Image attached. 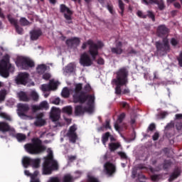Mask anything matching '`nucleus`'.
Masks as SVG:
<instances>
[{"label":"nucleus","instance_id":"obj_20","mask_svg":"<svg viewBox=\"0 0 182 182\" xmlns=\"http://www.w3.org/2000/svg\"><path fill=\"white\" fill-rule=\"evenodd\" d=\"M25 176H27V177H31V181L30 182H41L39 181V178H38V175L39 174V172L38 171H36L33 174H31L29 171L26 170L24 171Z\"/></svg>","mask_w":182,"mask_h":182},{"label":"nucleus","instance_id":"obj_54","mask_svg":"<svg viewBox=\"0 0 182 182\" xmlns=\"http://www.w3.org/2000/svg\"><path fill=\"white\" fill-rule=\"evenodd\" d=\"M73 160H76V156H68V163L73 161Z\"/></svg>","mask_w":182,"mask_h":182},{"label":"nucleus","instance_id":"obj_44","mask_svg":"<svg viewBox=\"0 0 182 182\" xmlns=\"http://www.w3.org/2000/svg\"><path fill=\"white\" fill-rule=\"evenodd\" d=\"M125 117H126V114H124V113L121 114L118 117L117 123H122V122H123V119H124Z\"/></svg>","mask_w":182,"mask_h":182},{"label":"nucleus","instance_id":"obj_36","mask_svg":"<svg viewBox=\"0 0 182 182\" xmlns=\"http://www.w3.org/2000/svg\"><path fill=\"white\" fill-rule=\"evenodd\" d=\"M180 176V172L178 171H175L169 178V181H173L175 178H177Z\"/></svg>","mask_w":182,"mask_h":182},{"label":"nucleus","instance_id":"obj_4","mask_svg":"<svg viewBox=\"0 0 182 182\" xmlns=\"http://www.w3.org/2000/svg\"><path fill=\"white\" fill-rule=\"evenodd\" d=\"M24 149L30 154H39L42 151H45L46 148L42 144V141L39 139H33L32 143L26 144Z\"/></svg>","mask_w":182,"mask_h":182},{"label":"nucleus","instance_id":"obj_9","mask_svg":"<svg viewBox=\"0 0 182 182\" xmlns=\"http://www.w3.org/2000/svg\"><path fill=\"white\" fill-rule=\"evenodd\" d=\"M28 110H29V106L26 104H18L17 105V114L19 117L26 120H32L33 117L25 114Z\"/></svg>","mask_w":182,"mask_h":182},{"label":"nucleus","instance_id":"obj_59","mask_svg":"<svg viewBox=\"0 0 182 182\" xmlns=\"http://www.w3.org/2000/svg\"><path fill=\"white\" fill-rule=\"evenodd\" d=\"M97 63H98V65H104L105 60H103L102 58H99L97 60Z\"/></svg>","mask_w":182,"mask_h":182},{"label":"nucleus","instance_id":"obj_57","mask_svg":"<svg viewBox=\"0 0 182 182\" xmlns=\"http://www.w3.org/2000/svg\"><path fill=\"white\" fill-rule=\"evenodd\" d=\"M170 127H174V122H171V123H169L166 127L165 129H170Z\"/></svg>","mask_w":182,"mask_h":182},{"label":"nucleus","instance_id":"obj_52","mask_svg":"<svg viewBox=\"0 0 182 182\" xmlns=\"http://www.w3.org/2000/svg\"><path fill=\"white\" fill-rule=\"evenodd\" d=\"M107 9H108L109 12H110V14H113V6L108 5L107 6Z\"/></svg>","mask_w":182,"mask_h":182},{"label":"nucleus","instance_id":"obj_26","mask_svg":"<svg viewBox=\"0 0 182 182\" xmlns=\"http://www.w3.org/2000/svg\"><path fill=\"white\" fill-rule=\"evenodd\" d=\"M49 69V67L45 64H41L36 68V72L38 75H42Z\"/></svg>","mask_w":182,"mask_h":182},{"label":"nucleus","instance_id":"obj_64","mask_svg":"<svg viewBox=\"0 0 182 182\" xmlns=\"http://www.w3.org/2000/svg\"><path fill=\"white\" fill-rule=\"evenodd\" d=\"M136 173H137V172L136 171V168H134L132 170V177L133 178L136 177Z\"/></svg>","mask_w":182,"mask_h":182},{"label":"nucleus","instance_id":"obj_33","mask_svg":"<svg viewBox=\"0 0 182 182\" xmlns=\"http://www.w3.org/2000/svg\"><path fill=\"white\" fill-rule=\"evenodd\" d=\"M109 137H110V134H109V132L105 133L102 136V144H104V146H106V142L107 141V140H109Z\"/></svg>","mask_w":182,"mask_h":182},{"label":"nucleus","instance_id":"obj_29","mask_svg":"<svg viewBox=\"0 0 182 182\" xmlns=\"http://www.w3.org/2000/svg\"><path fill=\"white\" fill-rule=\"evenodd\" d=\"M112 53H116V55H122L123 53V49H122V43H119L116 48H112Z\"/></svg>","mask_w":182,"mask_h":182},{"label":"nucleus","instance_id":"obj_17","mask_svg":"<svg viewBox=\"0 0 182 182\" xmlns=\"http://www.w3.org/2000/svg\"><path fill=\"white\" fill-rule=\"evenodd\" d=\"M50 117L53 122H58L60 119V110L55 107L51 108Z\"/></svg>","mask_w":182,"mask_h":182},{"label":"nucleus","instance_id":"obj_2","mask_svg":"<svg viewBox=\"0 0 182 182\" xmlns=\"http://www.w3.org/2000/svg\"><path fill=\"white\" fill-rule=\"evenodd\" d=\"M129 72L125 68H121L117 73L116 79H113L112 81V84L113 85H115L117 86L115 87V93L116 95L122 94V86H124L127 83V75Z\"/></svg>","mask_w":182,"mask_h":182},{"label":"nucleus","instance_id":"obj_50","mask_svg":"<svg viewBox=\"0 0 182 182\" xmlns=\"http://www.w3.org/2000/svg\"><path fill=\"white\" fill-rule=\"evenodd\" d=\"M85 90L87 91V92H90V90H92V87H90V85L89 84H87L85 86Z\"/></svg>","mask_w":182,"mask_h":182},{"label":"nucleus","instance_id":"obj_40","mask_svg":"<svg viewBox=\"0 0 182 182\" xmlns=\"http://www.w3.org/2000/svg\"><path fill=\"white\" fill-rule=\"evenodd\" d=\"M0 117H2V119H5L6 120H11V116L5 112H0Z\"/></svg>","mask_w":182,"mask_h":182},{"label":"nucleus","instance_id":"obj_22","mask_svg":"<svg viewBox=\"0 0 182 182\" xmlns=\"http://www.w3.org/2000/svg\"><path fill=\"white\" fill-rule=\"evenodd\" d=\"M66 43L68 46H77L80 43V39L79 38H71L66 41Z\"/></svg>","mask_w":182,"mask_h":182},{"label":"nucleus","instance_id":"obj_38","mask_svg":"<svg viewBox=\"0 0 182 182\" xmlns=\"http://www.w3.org/2000/svg\"><path fill=\"white\" fill-rule=\"evenodd\" d=\"M73 178L69 174L65 175L63 178V182H73Z\"/></svg>","mask_w":182,"mask_h":182},{"label":"nucleus","instance_id":"obj_32","mask_svg":"<svg viewBox=\"0 0 182 182\" xmlns=\"http://www.w3.org/2000/svg\"><path fill=\"white\" fill-rule=\"evenodd\" d=\"M31 96L33 100L38 101L39 100V95L36 92V90H32L31 93Z\"/></svg>","mask_w":182,"mask_h":182},{"label":"nucleus","instance_id":"obj_10","mask_svg":"<svg viewBox=\"0 0 182 182\" xmlns=\"http://www.w3.org/2000/svg\"><path fill=\"white\" fill-rule=\"evenodd\" d=\"M60 12L64 14V17L68 23H72V14H73L69 8L66 7L64 4L60 5Z\"/></svg>","mask_w":182,"mask_h":182},{"label":"nucleus","instance_id":"obj_14","mask_svg":"<svg viewBox=\"0 0 182 182\" xmlns=\"http://www.w3.org/2000/svg\"><path fill=\"white\" fill-rule=\"evenodd\" d=\"M80 63L82 65V66H92L93 61H92V59H90L89 55L85 53L80 56Z\"/></svg>","mask_w":182,"mask_h":182},{"label":"nucleus","instance_id":"obj_15","mask_svg":"<svg viewBox=\"0 0 182 182\" xmlns=\"http://www.w3.org/2000/svg\"><path fill=\"white\" fill-rule=\"evenodd\" d=\"M104 173H106L107 176H112L116 173V166L114 164L107 162L104 164Z\"/></svg>","mask_w":182,"mask_h":182},{"label":"nucleus","instance_id":"obj_11","mask_svg":"<svg viewBox=\"0 0 182 182\" xmlns=\"http://www.w3.org/2000/svg\"><path fill=\"white\" fill-rule=\"evenodd\" d=\"M28 80H29V74L27 73H20L16 77L17 85H26Z\"/></svg>","mask_w":182,"mask_h":182},{"label":"nucleus","instance_id":"obj_6","mask_svg":"<svg viewBox=\"0 0 182 182\" xmlns=\"http://www.w3.org/2000/svg\"><path fill=\"white\" fill-rule=\"evenodd\" d=\"M87 46H90L89 52L90 54L91 55L92 60H95L96 59V56H97L98 49H102L103 46H105V44L99 41L97 44H95L93 43V41L92 40H88L87 42L84 43L82 46V49H86Z\"/></svg>","mask_w":182,"mask_h":182},{"label":"nucleus","instance_id":"obj_39","mask_svg":"<svg viewBox=\"0 0 182 182\" xmlns=\"http://www.w3.org/2000/svg\"><path fill=\"white\" fill-rule=\"evenodd\" d=\"M50 102L53 105H59L60 103V97L51 98Z\"/></svg>","mask_w":182,"mask_h":182},{"label":"nucleus","instance_id":"obj_56","mask_svg":"<svg viewBox=\"0 0 182 182\" xmlns=\"http://www.w3.org/2000/svg\"><path fill=\"white\" fill-rule=\"evenodd\" d=\"M104 127L105 128V129H111V127H110V122H109V121H107L106 122H105V124L104 125Z\"/></svg>","mask_w":182,"mask_h":182},{"label":"nucleus","instance_id":"obj_47","mask_svg":"<svg viewBox=\"0 0 182 182\" xmlns=\"http://www.w3.org/2000/svg\"><path fill=\"white\" fill-rule=\"evenodd\" d=\"M171 43L172 46H177V45H178V41H177V40H176L175 38H172L171 40Z\"/></svg>","mask_w":182,"mask_h":182},{"label":"nucleus","instance_id":"obj_21","mask_svg":"<svg viewBox=\"0 0 182 182\" xmlns=\"http://www.w3.org/2000/svg\"><path fill=\"white\" fill-rule=\"evenodd\" d=\"M9 130L15 132V129L14 128H11L6 122H0V132H2V133H6V132H9Z\"/></svg>","mask_w":182,"mask_h":182},{"label":"nucleus","instance_id":"obj_48","mask_svg":"<svg viewBox=\"0 0 182 182\" xmlns=\"http://www.w3.org/2000/svg\"><path fill=\"white\" fill-rule=\"evenodd\" d=\"M119 156H120L121 159H127V155L124 152H118Z\"/></svg>","mask_w":182,"mask_h":182},{"label":"nucleus","instance_id":"obj_46","mask_svg":"<svg viewBox=\"0 0 182 182\" xmlns=\"http://www.w3.org/2000/svg\"><path fill=\"white\" fill-rule=\"evenodd\" d=\"M47 182H60V180H59L58 178L53 177L50 178Z\"/></svg>","mask_w":182,"mask_h":182},{"label":"nucleus","instance_id":"obj_23","mask_svg":"<svg viewBox=\"0 0 182 182\" xmlns=\"http://www.w3.org/2000/svg\"><path fill=\"white\" fill-rule=\"evenodd\" d=\"M144 4H146V5H149V4H156L159 8V9L163 10L164 9V3L163 1H161L160 2L157 1H153V0H142Z\"/></svg>","mask_w":182,"mask_h":182},{"label":"nucleus","instance_id":"obj_30","mask_svg":"<svg viewBox=\"0 0 182 182\" xmlns=\"http://www.w3.org/2000/svg\"><path fill=\"white\" fill-rule=\"evenodd\" d=\"M18 96L22 102H28L29 100V98L26 95V94L22 91L18 93Z\"/></svg>","mask_w":182,"mask_h":182},{"label":"nucleus","instance_id":"obj_37","mask_svg":"<svg viewBox=\"0 0 182 182\" xmlns=\"http://www.w3.org/2000/svg\"><path fill=\"white\" fill-rule=\"evenodd\" d=\"M119 2V8L121 9L120 14L121 15H123V12H124V4H123V1L122 0H118Z\"/></svg>","mask_w":182,"mask_h":182},{"label":"nucleus","instance_id":"obj_58","mask_svg":"<svg viewBox=\"0 0 182 182\" xmlns=\"http://www.w3.org/2000/svg\"><path fill=\"white\" fill-rule=\"evenodd\" d=\"M178 60L180 66L182 68V53H181L179 58H178Z\"/></svg>","mask_w":182,"mask_h":182},{"label":"nucleus","instance_id":"obj_49","mask_svg":"<svg viewBox=\"0 0 182 182\" xmlns=\"http://www.w3.org/2000/svg\"><path fill=\"white\" fill-rule=\"evenodd\" d=\"M152 181H158V180L160 178V176L159 175H153L151 177Z\"/></svg>","mask_w":182,"mask_h":182},{"label":"nucleus","instance_id":"obj_62","mask_svg":"<svg viewBox=\"0 0 182 182\" xmlns=\"http://www.w3.org/2000/svg\"><path fill=\"white\" fill-rule=\"evenodd\" d=\"M159 139V133L156 132L153 136V140H157Z\"/></svg>","mask_w":182,"mask_h":182},{"label":"nucleus","instance_id":"obj_51","mask_svg":"<svg viewBox=\"0 0 182 182\" xmlns=\"http://www.w3.org/2000/svg\"><path fill=\"white\" fill-rule=\"evenodd\" d=\"M137 16H139V18H146V15L143 14V12L140 11H137Z\"/></svg>","mask_w":182,"mask_h":182},{"label":"nucleus","instance_id":"obj_7","mask_svg":"<svg viewBox=\"0 0 182 182\" xmlns=\"http://www.w3.org/2000/svg\"><path fill=\"white\" fill-rule=\"evenodd\" d=\"M15 63L18 69H24L25 70L35 66V63L32 59L22 55L16 57Z\"/></svg>","mask_w":182,"mask_h":182},{"label":"nucleus","instance_id":"obj_12","mask_svg":"<svg viewBox=\"0 0 182 182\" xmlns=\"http://www.w3.org/2000/svg\"><path fill=\"white\" fill-rule=\"evenodd\" d=\"M59 85V82L50 80L49 85L44 84L41 85V90L43 92H49V90H55Z\"/></svg>","mask_w":182,"mask_h":182},{"label":"nucleus","instance_id":"obj_43","mask_svg":"<svg viewBox=\"0 0 182 182\" xmlns=\"http://www.w3.org/2000/svg\"><path fill=\"white\" fill-rule=\"evenodd\" d=\"M88 182H99V180L93 176H88Z\"/></svg>","mask_w":182,"mask_h":182},{"label":"nucleus","instance_id":"obj_45","mask_svg":"<svg viewBox=\"0 0 182 182\" xmlns=\"http://www.w3.org/2000/svg\"><path fill=\"white\" fill-rule=\"evenodd\" d=\"M43 79H44V80H49V79H50V74L48 73H44L43 75Z\"/></svg>","mask_w":182,"mask_h":182},{"label":"nucleus","instance_id":"obj_18","mask_svg":"<svg viewBox=\"0 0 182 182\" xmlns=\"http://www.w3.org/2000/svg\"><path fill=\"white\" fill-rule=\"evenodd\" d=\"M33 112H38V110H48L49 109V104L48 102L43 101L39 105H33L31 106Z\"/></svg>","mask_w":182,"mask_h":182},{"label":"nucleus","instance_id":"obj_13","mask_svg":"<svg viewBox=\"0 0 182 182\" xmlns=\"http://www.w3.org/2000/svg\"><path fill=\"white\" fill-rule=\"evenodd\" d=\"M77 129V127H76L75 125H73L68 131L67 136L71 143H76V140H77V135L76 134Z\"/></svg>","mask_w":182,"mask_h":182},{"label":"nucleus","instance_id":"obj_27","mask_svg":"<svg viewBox=\"0 0 182 182\" xmlns=\"http://www.w3.org/2000/svg\"><path fill=\"white\" fill-rule=\"evenodd\" d=\"M157 33L159 36L166 35V33H168V28L166 26H159L157 28Z\"/></svg>","mask_w":182,"mask_h":182},{"label":"nucleus","instance_id":"obj_8","mask_svg":"<svg viewBox=\"0 0 182 182\" xmlns=\"http://www.w3.org/2000/svg\"><path fill=\"white\" fill-rule=\"evenodd\" d=\"M22 164L26 168L31 166L33 168H38L41 166V159H32L30 157L24 156L22 159Z\"/></svg>","mask_w":182,"mask_h":182},{"label":"nucleus","instance_id":"obj_1","mask_svg":"<svg viewBox=\"0 0 182 182\" xmlns=\"http://www.w3.org/2000/svg\"><path fill=\"white\" fill-rule=\"evenodd\" d=\"M63 97H69V95H73L75 103H85L86 107L83 108L82 106L75 107V114L80 116L85 112L87 113H93L95 110V95H87L85 92H82V84L77 83L75 85V89L69 90L64 87L61 92Z\"/></svg>","mask_w":182,"mask_h":182},{"label":"nucleus","instance_id":"obj_16","mask_svg":"<svg viewBox=\"0 0 182 182\" xmlns=\"http://www.w3.org/2000/svg\"><path fill=\"white\" fill-rule=\"evenodd\" d=\"M156 48L158 52H167L169 50L170 46H168V40L167 38L164 39V44L160 42H156Z\"/></svg>","mask_w":182,"mask_h":182},{"label":"nucleus","instance_id":"obj_61","mask_svg":"<svg viewBox=\"0 0 182 182\" xmlns=\"http://www.w3.org/2000/svg\"><path fill=\"white\" fill-rule=\"evenodd\" d=\"M155 128L156 125H154V124H151L149 127V130H154Z\"/></svg>","mask_w":182,"mask_h":182},{"label":"nucleus","instance_id":"obj_3","mask_svg":"<svg viewBox=\"0 0 182 182\" xmlns=\"http://www.w3.org/2000/svg\"><path fill=\"white\" fill-rule=\"evenodd\" d=\"M48 156L43 165V174H51L53 170H58V162L53 160V151L50 149H47Z\"/></svg>","mask_w":182,"mask_h":182},{"label":"nucleus","instance_id":"obj_53","mask_svg":"<svg viewBox=\"0 0 182 182\" xmlns=\"http://www.w3.org/2000/svg\"><path fill=\"white\" fill-rule=\"evenodd\" d=\"M148 16L152 19V21H154V14L151 11H148Z\"/></svg>","mask_w":182,"mask_h":182},{"label":"nucleus","instance_id":"obj_31","mask_svg":"<svg viewBox=\"0 0 182 182\" xmlns=\"http://www.w3.org/2000/svg\"><path fill=\"white\" fill-rule=\"evenodd\" d=\"M119 147H121L119 143H110L109 144V149L111 151H114V150H117Z\"/></svg>","mask_w":182,"mask_h":182},{"label":"nucleus","instance_id":"obj_25","mask_svg":"<svg viewBox=\"0 0 182 182\" xmlns=\"http://www.w3.org/2000/svg\"><path fill=\"white\" fill-rule=\"evenodd\" d=\"M30 35L31 41H36L42 35V31L39 29H35L31 31Z\"/></svg>","mask_w":182,"mask_h":182},{"label":"nucleus","instance_id":"obj_19","mask_svg":"<svg viewBox=\"0 0 182 182\" xmlns=\"http://www.w3.org/2000/svg\"><path fill=\"white\" fill-rule=\"evenodd\" d=\"M46 124V120L43 119V113L38 114L36 117V121L34 122V125L36 127H42Z\"/></svg>","mask_w":182,"mask_h":182},{"label":"nucleus","instance_id":"obj_41","mask_svg":"<svg viewBox=\"0 0 182 182\" xmlns=\"http://www.w3.org/2000/svg\"><path fill=\"white\" fill-rule=\"evenodd\" d=\"M6 96V90L0 91V102H3V100H5V97Z\"/></svg>","mask_w":182,"mask_h":182},{"label":"nucleus","instance_id":"obj_60","mask_svg":"<svg viewBox=\"0 0 182 182\" xmlns=\"http://www.w3.org/2000/svg\"><path fill=\"white\" fill-rule=\"evenodd\" d=\"M176 127L177 130H181V129H182V124L180 123H177L176 124Z\"/></svg>","mask_w":182,"mask_h":182},{"label":"nucleus","instance_id":"obj_24","mask_svg":"<svg viewBox=\"0 0 182 182\" xmlns=\"http://www.w3.org/2000/svg\"><path fill=\"white\" fill-rule=\"evenodd\" d=\"M9 21L11 23H12V25H14L17 33H19L21 35V33H23V29H22V28H21V27H19V26H18V21L15 20V18H12L11 17H9Z\"/></svg>","mask_w":182,"mask_h":182},{"label":"nucleus","instance_id":"obj_55","mask_svg":"<svg viewBox=\"0 0 182 182\" xmlns=\"http://www.w3.org/2000/svg\"><path fill=\"white\" fill-rule=\"evenodd\" d=\"M167 114H168V113H167V112H164L161 114V117H159V119H164Z\"/></svg>","mask_w":182,"mask_h":182},{"label":"nucleus","instance_id":"obj_5","mask_svg":"<svg viewBox=\"0 0 182 182\" xmlns=\"http://www.w3.org/2000/svg\"><path fill=\"white\" fill-rule=\"evenodd\" d=\"M14 70H15V67L9 63V55L6 54L0 61V75L2 77H8L9 72H14Z\"/></svg>","mask_w":182,"mask_h":182},{"label":"nucleus","instance_id":"obj_34","mask_svg":"<svg viewBox=\"0 0 182 182\" xmlns=\"http://www.w3.org/2000/svg\"><path fill=\"white\" fill-rule=\"evenodd\" d=\"M63 113H66L67 114H72V107L67 106L63 108Z\"/></svg>","mask_w":182,"mask_h":182},{"label":"nucleus","instance_id":"obj_42","mask_svg":"<svg viewBox=\"0 0 182 182\" xmlns=\"http://www.w3.org/2000/svg\"><path fill=\"white\" fill-rule=\"evenodd\" d=\"M20 23H21V25H23V26H26L29 23V21H28V20H26V18H21L20 20Z\"/></svg>","mask_w":182,"mask_h":182},{"label":"nucleus","instance_id":"obj_28","mask_svg":"<svg viewBox=\"0 0 182 182\" xmlns=\"http://www.w3.org/2000/svg\"><path fill=\"white\" fill-rule=\"evenodd\" d=\"M75 68H76V65L75 63H70L68 65V66L65 67V68L63 70V75H68V73H72L73 70H75Z\"/></svg>","mask_w":182,"mask_h":182},{"label":"nucleus","instance_id":"obj_35","mask_svg":"<svg viewBox=\"0 0 182 182\" xmlns=\"http://www.w3.org/2000/svg\"><path fill=\"white\" fill-rule=\"evenodd\" d=\"M16 138L18 140V141H23V140H25V139H26V136L23 134H17L16 135Z\"/></svg>","mask_w":182,"mask_h":182},{"label":"nucleus","instance_id":"obj_63","mask_svg":"<svg viewBox=\"0 0 182 182\" xmlns=\"http://www.w3.org/2000/svg\"><path fill=\"white\" fill-rule=\"evenodd\" d=\"M176 120L181 119H182V114H176Z\"/></svg>","mask_w":182,"mask_h":182}]
</instances>
